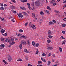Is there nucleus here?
<instances>
[{"label":"nucleus","instance_id":"f257e3e1","mask_svg":"<svg viewBox=\"0 0 66 66\" xmlns=\"http://www.w3.org/2000/svg\"><path fill=\"white\" fill-rule=\"evenodd\" d=\"M35 4L37 6H39L40 5V3L39 2V1H37L35 3Z\"/></svg>","mask_w":66,"mask_h":66},{"label":"nucleus","instance_id":"f03ea898","mask_svg":"<svg viewBox=\"0 0 66 66\" xmlns=\"http://www.w3.org/2000/svg\"><path fill=\"white\" fill-rule=\"evenodd\" d=\"M55 0H51L50 1V3L51 4H53V5L55 6L56 5V3L55 2Z\"/></svg>","mask_w":66,"mask_h":66},{"label":"nucleus","instance_id":"7ed1b4c3","mask_svg":"<svg viewBox=\"0 0 66 66\" xmlns=\"http://www.w3.org/2000/svg\"><path fill=\"white\" fill-rule=\"evenodd\" d=\"M13 42H14V39L12 37L11 39H8V43H12Z\"/></svg>","mask_w":66,"mask_h":66},{"label":"nucleus","instance_id":"20e7f679","mask_svg":"<svg viewBox=\"0 0 66 66\" xmlns=\"http://www.w3.org/2000/svg\"><path fill=\"white\" fill-rule=\"evenodd\" d=\"M47 49H48V50H51L53 48V47H50V45H47Z\"/></svg>","mask_w":66,"mask_h":66},{"label":"nucleus","instance_id":"39448f33","mask_svg":"<svg viewBox=\"0 0 66 66\" xmlns=\"http://www.w3.org/2000/svg\"><path fill=\"white\" fill-rule=\"evenodd\" d=\"M20 18H22V17H23L24 16L22 15L21 13H20L17 14Z\"/></svg>","mask_w":66,"mask_h":66},{"label":"nucleus","instance_id":"423d86ee","mask_svg":"<svg viewBox=\"0 0 66 66\" xmlns=\"http://www.w3.org/2000/svg\"><path fill=\"white\" fill-rule=\"evenodd\" d=\"M5 47V45L3 44H1L0 46V49H2L4 48Z\"/></svg>","mask_w":66,"mask_h":66},{"label":"nucleus","instance_id":"0eeeda50","mask_svg":"<svg viewBox=\"0 0 66 66\" xmlns=\"http://www.w3.org/2000/svg\"><path fill=\"white\" fill-rule=\"evenodd\" d=\"M38 22L40 24H42V19H39L38 20Z\"/></svg>","mask_w":66,"mask_h":66},{"label":"nucleus","instance_id":"6e6552de","mask_svg":"<svg viewBox=\"0 0 66 66\" xmlns=\"http://www.w3.org/2000/svg\"><path fill=\"white\" fill-rule=\"evenodd\" d=\"M8 60L10 62H11L12 60V58H11V56L10 55H8Z\"/></svg>","mask_w":66,"mask_h":66},{"label":"nucleus","instance_id":"1a4fd4ad","mask_svg":"<svg viewBox=\"0 0 66 66\" xmlns=\"http://www.w3.org/2000/svg\"><path fill=\"white\" fill-rule=\"evenodd\" d=\"M21 43L23 45H26V42L24 41H22Z\"/></svg>","mask_w":66,"mask_h":66},{"label":"nucleus","instance_id":"9d476101","mask_svg":"<svg viewBox=\"0 0 66 66\" xmlns=\"http://www.w3.org/2000/svg\"><path fill=\"white\" fill-rule=\"evenodd\" d=\"M24 51L25 52L27 53H30V52H29V51H28L26 49H24Z\"/></svg>","mask_w":66,"mask_h":66},{"label":"nucleus","instance_id":"9b49d317","mask_svg":"<svg viewBox=\"0 0 66 66\" xmlns=\"http://www.w3.org/2000/svg\"><path fill=\"white\" fill-rule=\"evenodd\" d=\"M29 8V10H33V11H34L35 9V8L33 7H30Z\"/></svg>","mask_w":66,"mask_h":66},{"label":"nucleus","instance_id":"f8f14e48","mask_svg":"<svg viewBox=\"0 0 66 66\" xmlns=\"http://www.w3.org/2000/svg\"><path fill=\"white\" fill-rule=\"evenodd\" d=\"M27 43L28 44V45H30V41L29 40H27Z\"/></svg>","mask_w":66,"mask_h":66},{"label":"nucleus","instance_id":"ddd939ff","mask_svg":"<svg viewBox=\"0 0 66 66\" xmlns=\"http://www.w3.org/2000/svg\"><path fill=\"white\" fill-rule=\"evenodd\" d=\"M1 33H4V32H5V30H3V29H2V30H1Z\"/></svg>","mask_w":66,"mask_h":66},{"label":"nucleus","instance_id":"4468645a","mask_svg":"<svg viewBox=\"0 0 66 66\" xmlns=\"http://www.w3.org/2000/svg\"><path fill=\"white\" fill-rule=\"evenodd\" d=\"M19 48L20 49H21L22 48V45L20 44L19 45Z\"/></svg>","mask_w":66,"mask_h":66},{"label":"nucleus","instance_id":"2eb2a0df","mask_svg":"<svg viewBox=\"0 0 66 66\" xmlns=\"http://www.w3.org/2000/svg\"><path fill=\"white\" fill-rule=\"evenodd\" d=\"M66 43V41L65 40H64V41H63L62 42V44H65Z\"/></svg>","mask_w":66,"mask_h":66},{"label":"nucleus","instance_id":"dca6fc26","mask_svg":"<svg viewBox=\"0 0 66 66\" xmlns=\"http://www.w3.org/2000/svg\"><path fill=\"white\" fill-rule=\"evenodd\" d=\"M41 60H42L43 62H46V60L45 59H44L43 57H42L41 58Z\"/></svg>","mask_w":66,"mask_h":66},{"label":"nucleus","instance_id":"f3484780","mask_svg":"<svg viewBox=\"0 0 66 66\" xmlns=\"http://www.w3.org/2000/svg\"><path fill=\"white\" fill-rule=\"evenodd\" d=\"M23 14L24 15H25V16H28V14H27L26 12H23Z\"/></svg>","mask_w":66,"mask_h":66},{"label":"nucleus","instance_id":"a211bd4d","mask_svg":"<svg viewBox=\"0 0 66 66\" xmlns=\"http://www.w3.org/2000/svg\"><path fill=\"white\" fill-rule=\"evenodd\" d=\"M53 24H54V23L51 21H50L49 23V24H50V25Z\"/></svg>","mask_w":66,"mask_h":66},{"label":"nucleus","instance_id":"6ab92c4d","mask_svg":"<svg viewBox=\"0 0 66 66\" xmlns=\"http://www.w3.org/2000/svg\"><path fill=\"white\" fill-rule=\"evenodd\" d=\"M22 59L19 58V59H18L17 60V61H22Z\"/></svg>","mask_w":66,"mask_h":66},{"label":"nucleus","instance_id":"aec40b11","mask_svg":"<svg viewBox=\"0 0 66 66\" xmlns=\"http://www.w3.org/2000/svg\"><path fill=\"white\" fill-rule=\"evenodd\" d=\"M47 40L49 43H50L51 41L50 40L49 38H48L47 39Z\"/></svg>","mask_w":66,"mask_h":66},{"label":"nucleus","instance_id":"412c9836","mask_svg":"<svg viewBox=\"0 0 66 66\" xmlns=\"http://www.w3.org/2000/svg\"><path fill=\"white\" fill-rule=\"evenodd\" d=\"M47 8L48 10H51V9L50 8V6H47Z\"/></svg>","mask_w":66,"mask_h":66},{"label":"nucleus","instance_id":"4be33fe9","mask_svg":"<svg viewBox=\"0 0 66 66\" xmlns=\"http://www.w3.org/2000/svg\"><path fill=\"white\" fill-rule=\"evenodd\" d=\"M19 32H23V30H22V29H20L19 30Z\"/></svg>","mask_w":66,"mask_h":66},{"label":"nucleus","instance_id":"5701e85b","mask_svg":"<svg viewBox=\"0 0 66 66\" xmlns=\"http://www.w3.org/2000/svg\"><path fill=\"white\" fill-rule=\"evenodd\" d=\"M59 50L60 51V52H62V48H61L60 47H59Z\"/></svg>","mask_w":66,"mask_h":66},{"label":"nucleus","instance_id":"b1692460","mask_svg":"<svg viewBox=\"0 0 66 66\" xmlns=\"http://www.w3.org/2000/svg\"><path fill=\"white\" fill-rule=\"evenodd\" d=\"M51 33V31H50V30H49L48 31V34H49L50 35Z\"/></svg>","mask_w":66,"mask_h":66},{"label":"nucleus","instance_id":"393cba45","mask_svg":"<svg viewBox=\"0 0 66 66\" xmlns=\"http://www.w3.org/2000/svg\"><path fill=\"white\" fill-rule=\"evenodd\" d=\"M3 35L4 36H7V33H6L4 34H3Z\"/></svg>","mask_w":66,"mask_h":66},{"label":"nucleus","instance_id":"a878e982","mask_svg":"<svg viewBox=\"0 0 66 66\" xmlns=\"http://www.w3.org/2000/svg\"><path fill=\"white\" fill-rule=\"evenodd\" d=\"M50 64H51V62L50 61H48V66H49L50 65Z\"/></svg>","mask_w":66,"mask_h":66},{"label":"nucleus","instance_id":"bb28decb","mask_svg":"<svg viewBox=\"0 0 66 66\" xmlns=\"http://www.w3.org/2000/svg\"><path fill=\"white\" fill-rule=\"evenodd\" d=\"M4 39V38H3L1 37V41H3Z\"/></svg>","mask_w":66,"mask_h":66},{"label":"nucleus","instance_id":"cd10ccee","mask_svg":"<svg viewBox=\"0 0 66 66\" xmlns=\"http://www.w3.org/2000/svg\"><path fill=\"white\" fill-rule=\"evenodd\" d=\"M31 27H32V29H34V28L35 27V25H32L31 26Z\"/></svg>","mask_w":66,"mask_h":66},{"label":"nucleus","instance_id":"c85d7f7f","mask_svg":"<svg viewBox=\"0 0 66 66\" xmlns=\"http://www.w3.org/2000/svg\"><path fill=\"white\" fill-rule=\"evenodd\" d=\"M32 45H33L34 46H35V42H34L32 41Z\"/></svg>","mask_w":66,"mask_h":66},{"label":"nucleus","instance_id":"c756f323","mask_svg":"<svg viewBox=\"0 0 66 66\" xmlns=\"http://www.w3.org/2000/svg\"><path fill=\"white\" fill-rule=\"evenodd\" d=\"M27 5L28 8L30 7V3H27Z\"/></svg>","mask_w":66,"mask_h":66},{"label":"nucleus","instance_id":"7c9ffc66","mask_svg":"<svg viewBox=\"0 0 66 66\" xmlns=\"http://www.w3.org/2000/svg\"><path fill=\"white\" fill-rule=\"evenodd\" d=\"M39 51H38V49H37L36 51V54H38V52H39Z\"/></svg>","mask_w":66,"mask_h":66},{"label":"nucleus","instance_id":"2f4dec72","mask_svg":"<svg viewBox=\"0 0 66 66\" xmlns=\"http://www.w3.org/2000/svg\"><path fill=\"white\" fill-rule=\"evenodd\" d=\"M38 46H39V44L37 43L36 44L35 46L36 47H37Z\"/></svg>","mask_w":66,"mask_h":66},{"label":"nucleus","instance_id":"473e14b6","mask_svg":"<svg viewBox=\"0 0 66 66\" xmlns=\"http://www.w3.org/2000/svg\"><path fill=\"white\" fill-rule=\"evenodd\" d=\"M46 12L48 14H50V12H49V11H48L46 10Z\"/></svg>","mask_w":66,"mask_h":66},{"label":"nucleus","instance_id":"72a5a7b5","mask_svg":"<svg viewBox=\"0 0 66 66\" xmlns=\"http://www.w3.org/2000/svg\"><path fill=\"white\" fill-rule=\"evenodd\" d=\"M46 55V54L45 53H44L43 54H42V56H45Z\"/></svg>","mask_w":66,"mask_h":66},{"label":"nucleus","instance_id":"f704fd0d","mask_svg":"<svg viewBox=\"0 0 66 66\" xmlns=\"http://www.w3.org/2000/svg\"><path fill=\"white\" fill-rule=\"evenodd\" d=\"M53 37V36H50V35L48 36V37H49L50 38H52Z\"/></svg>","mask_w":66,"mask_h":66},{"label":"nucleus","instance_id":"c9c22d12","mask_svg":"<svg viewBox=\"0 0 66 66\" xmlns=\"http://www.w3.org/2000/svg\"><path fill=\"white\" fill-rule=\"evenodd\" d=\"M24 35H23L20 37L21 38H24Z\"/></svg>","mask_w":66,"mask_h":66},{"label":"nucleus","instance_id":"e433bc0d","mask_svg":"<svg viewBox=\"0 0 66 66\" xmlns=\"http://www.w3.org/2000/svg\"><path fill=\"white\" fill-rule=\"evenodd\" d=\"M32 16L33 18H34V17H35V14L34 13H33Z\"/></svg>","mask_w":66,"mask_h":66},{"label":"nucleus","instance_id":"4c0bfd02","mask_svg":"<svg viewBox=\"0 0 66 66\" xmlns=\"http://www.w3.org/2000/svg\"><path fill=\"white\" fill-rule=\"evenodd\" d=\"M38 64H42V62L39 61H38Z\"/></svg>","mask_w":66,"mask_h":66},{"label":"nucleus","instance_id":"58836bf2","mask_svg":"<svg viewBox=\"0 0 66 66\" xmlns=\"http://www.w3.org/2000/svg\"><path fill=\"white\" fill-rule=\"evenodd\" d=\"M61 39H65V38L63 36H61Z\"/></svg>","mask_w":66,"mask_h":66},{"label":"nucleus","instance_id":"ea45409f","mask_svg":"<svg viewBox=\"0 0 66 66\" xmlns=\"http://www.w3.org/2000/svg\"><path fill=\"white\" fill-rule=\"evenodd\" d=\"M11 1L12 2H14V3H16V1H15V0H11Z\"/></svg>","mask_w":66,"mask_h":66},{"label":"nucleus","instance_id":"a19ab883","mask_svg":"<svg viewBox=\"0 0 66 66\" xmlns=\"http://www.w3.org/2000/svg\"><path fill=\"white\" fill-rule=\"evenodd\" d=\"M2 3H0V4H1V6H2V7L3 6V4H1Z\"/></svg>","mask_w":66,"mask_h":66},{"label":"nucleus","instance_id":"79ce46f5","mask_svg":"<svg viewBox=\"0 0 66 66\" xmlns=\"http://www.w3.org/2000/svg\"><path fill=\"white\" fill-rule=\"evenodd\" d=\"M31 5L32 6H34V3H32L31 4Z\"/></svg>","mask_w":66,"mask_h":66},{"label":"nucleus","instance_id":"37998d69","mask_svg":"<svg viewBox=\"0 0 66 66\" xmlns=\"http://www.w3.org/2000/svg\"><path fill=\"white\" fill-rule=\"evenodd\" d=\"M52 21L54 23H56V21L54 20H53Z\"/></svg>","mask_w":66,"mask_h":66},{"label":"nucleus","instance_id":"c03bdc74","mask_svg":"<svg viewBox=\"0 0 66 66\" xmlns=\"http://www.w3.org/2000/svg\"><path fill=\"white\" fill-rule=\"evenodd\" d=\"M13 5H11L10 6V7L11 9H13Z\"/></svg>","mask_w":66,"mask_h":66},{"label":"nucleus","instance_id":"a18cd8bd","mask_svg":"<svg viewBox=\"0 0 66 66\" xmlns=\"http://www.w3.org/2000/svg\"><path fill=\"white\" fill-rule=\"evenodd\" d=\"M66 26V24H62V27H65V26Z\"/></svg>","mask_w":66,"mask_h":66},{"label":"nucleus","instance_id":"49530a36","mask_svg":"<svg viewBox=\"0 0 66 66\" xmlns=\"http://www.w3.org/2000/svg\"><path fill=\"white\" fill-rule=\"evenodd\" d=\"M20 33H19L18 34L17 33H16V35L18 36H20Z\"/></svg>","mask_w":66,"mask_h":66},{"label":"nucleus","instance_id":"de8ad7c7","mask_svg":"<svg viewBox=\"0 0 66 66\" xmlns=\"http://www.w3.org/2000/svg\"><path fill=\"white\" fill-rule=\"evenodd\" d=\"M11 20L12 22H15V21H14L13 19H12Z\"/></svg>","mask_w":66,"mask_h":66},{"label":"nucleus","instance_id":"09e8293b","mask_svg":"<svg viewBox=\"0 0 66 66\" xmlns=\"http://www.w3.org/2000/svg\"><path fill=\"white\" fill-rule=\"evenodd\" d=\"M56 13H59V12L58 11H57L56 10H55L54 11Z\"/></svg>","mask_w":66,"mask_h":66},{"label":"nucleus","instance_id":"8fccbe9b","mask_svg":"<svg viewBox=\"0 0 66 66\" xmlns=\"http://www.w3.org/2000/svg\"><path fill=\"white\" fill-rule=\"evenodd\" d=\"M27 0H23V2H27Z\"/></svg>","mask_w":66,"mask_h":66},{"label":"nucleus","instance_id":"3c124183","mask_svg":"<svg viewBox=\"0 0 66 66\" xmlns=\"http://www.w3.org/2000/svg\"><path fill=\"white\" fill-rule=\"evenodd\" d=\"M63 2L64 3H65L66 2V0H63Z\"/></svg>","mask_w":66,"mask_h":66},{"label":"nucleus","instance_id":"603ef678","mask_svg":"<svg viewBox=\"0 0 66 66\" xmlns=\"http://www.w3.org/2000/svg\"><path fill=\"white\" fill-rule=\"evenodd\" d=\"M1 20L2 21H3V20H4V18H3V17L1 19Z\"/></svg>","mask_w":66,"mask_h":66},{"label":"nucleus","instance_id":"864d4df0","mask_svg":"<svg viewBox=\"0 0 66 66\" xmlns=\"http://www.w3.org/2000/svg\"><path fill=\"white\" fill-rule=\"evenodd\" d=\"M40 14L42 15H43L44 14V13H43V12H41L40 13Z\"/></svg>","mask_w":66,"mask_h":66},{"label":"nucleus","instance_id":"5fc2aeb1","mask_svg":"<svg viewBox=\"0 0 66 66\" xmlns=\"http://www.w3.org/2000/svg\"><path fill=\"white\" fill-rule=\"evenodd\" d=\"M13 13H14L15 14H16V13H17V11H14Z\"/></svg>","mask_w":66,"mask_h":66},{"label":"nucleus","instance_id":"6e6d98bb","mask_svg":"<svg viewBox=\"0 0 66 66\" xmlns=\"http://www.w3.org/2000/svg\"><path fill=\"white\" fill-rule=\"evenodd\" d=\"M29 25L30 26H32V23L30 22L29 24Z\"/></svg>","mask_w":66,"mask_h":66},{"label":"nucleus","instance_id":"4d7b16f0","mask_svg":"<svg viewBox=\"0 0 66 66\" xmlns=\"http://www.w3.org/2000/svg\"><path fill=\"white\" fill-rule=\"evenodd\" d=\"M62 32L63 34H65V31H62Z\"/></svg>","mask_w":66,"mask_h":66},{"label":"nucleus","instance_id":"13d9d810","mask_svg":"<svg viewBox=\"0 0 66 66\" xmlns=\"http://www.w3.org/2000/svg\"><path fill=\"white\" fill-rule=\"evenodd\" d=\"M66 7V4H65V5H64V6H63V8H65V7Z\"/></svg>","mask_w":66,"mask_h":66},{"label":"nucleus","instance_id":"bf43d9fd","mask_svg":"<svg viewBox=\"0 0 66 66\" xmlns=\"http://www.w3.org/2000/svg\"><path fill=\"white\" fill-rule=\"evenodd\" d=\"M53 57H54H54H55V54H54L53 55Z\"/></svg>","mask_w":66,"mask_h":66},{"label":"nucleus","instance_id":"052dcab7","mask_svg":"<svg viewBox=\"0 0 66 66\" xmlns=\"http://www.w3.org/2000/svg\"><path fill=\"white\" fill-rule=\"evenodd\" d=\"M5 9L4 8H3V7H2V10H5Z\"/></svg>","mask_w":66,"mask_h":66},{"label":"nucleus","instance_id":"680f3d73","mask_svg":"<svg viewBox=\"0 0 66 66\" xmlns=\"http://www.w3.org/2000/svg\"><path fill=\"white\" fill-rule=\"evenodd\" d=\"M6 61H5V60H3V63H5V62Z\"/></svg>","mask_w":66,"mask_h":66},{"label":"nucleus","instance_id":"e2e57ef3","mask_svg":"<svg viewBox=\"0 0 66 66\" xmlns=\"http://www.w3.org/2000/svg\"><path fill=\"white\" fill-rule=\"evenodd\" d=\"M8 47H9V48H11V46L10 45H8Z\"/></svg>","mask_w":66,"mask_h":66},{"label":"nucleus","instance_id":"0e129e2a","mask_svg":"<svg viewBox=\"0 0 66 66\" xmlns=\"http://www.w3.org/2000/svg\"><path fill=\"white\" fill-rule=\"evenodd\" d=\"M23 8H22V10H26V8H25L24 7H23Z\"/></svg>","mask_w":66,"mask_h":66},{"label":"nucleus","instance_id":"69168bd1","mask_svg":"<svg viewBox=\"0 0 66 66\" xmlns=\"http://www.w3.org/2000/svg\"><path fill=\"white\" fill-rule=\"evenodd\" d=\"M63 20H64V21H66V18H64L63 19Z\"/></svg>","mask_w":66,"mask_h":66},{"label":"nucleus","instance_id":"338daca9","mask_svg":"<svg viewBox=\"0 0 66 66\" xmlns=\"http://www.w3.org/2000/svg\"><path fill=\"white\" fill-rule=\"evenodd\" d=\"M28 66H32V64H29Z\"/></svg>","mask_w":66,"mask_h":66},{"label":"nucleus","instance_id":"774afa93","mask_svg":"<svg viewBox=\"0 0 66 66\" xmlns=\"http://www.w3.org/2000/svg\"><path fill=\"white\" fill-rule=\"evenodd\" d=\"M37 66H43V65H38Z\"/></svg>","mask_w":66,"mask_h":66}]
</instances>
